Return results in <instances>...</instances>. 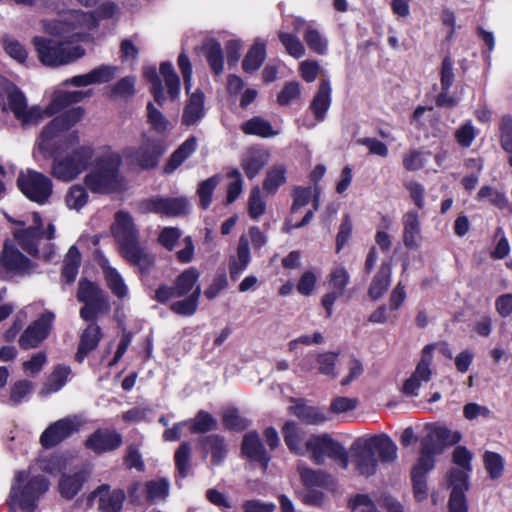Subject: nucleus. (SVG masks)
<instances>
[{
	"mask_svg": "<svg viewBox=\"0 0 512 512\" xmlns=\"http://www.w3.org/2000/svg\"><path fill=\"white\" fill-rule=\"evenodd\" d=\"M145 490L148 502L152 503L156 500L165 499L169 494V482L164 478L151 480L146 482Z\"/></svg>",
	"mask_w": 512,
	"mask_h": 512,
	"instance_id": "obj_50",
	"label": "nucleus"
},
{
	"mask_svg": "<svg viewBox=\"0 0 512 512\" xmlns=\"http://www.w3.org/2000/svg\"><path fill=\"white\" fill-rule=\"evenodd\" d=\"M144 77L150 83V92L158 105L163 106L166 100L161 77L165 82L169 98L172 101L178 99L180 94V78L170 62H162L159 72L155 67L145 68Z\"/></svg>",
	"mask_w": 512,
	"mask_h": 512,
	"instance_id": "obj_7",
	"label": "nucleus"
},
{
	"mask_svg": "<svg viewBox=\"0 0 512 512\" xmlns=\"http://www.w3.org/2000/svg\"><path fill=\"white\" fill-rule=\"evenodd\" d=\"M204 116V93L197 89L189 96L185 104L181 123L185 126H192L198 123Z\"/></svg>",
	"mask_w": 512,
	"mask_h": 512,
	"instance_id": "obj_25",
	"label": "nucleus"
},
{
	"mask_svg": "<svg viewBox=\"0 0 512 512\" xmlns=\"http://www.w3.org/2000/svg\"><path fill=\"white\" fill-rule=\"evenodd\" d=\"M147 122L151 125L152 129L157 133H164L168 130L169 121L158 110L152 102L147 104Z\"/></svg>",
	"mask_w": 512,
	"mask_h": 512,
	"instance_id": "obj_57",
	"label": "nucleus"
},
{
	"mask_svg": "<svg viewBox=\"0 0 512 512\" xmlns=\"http://www.w3.org/2000/svg\"><path fill=\"white\" fill-rule=\"evenodd\" d=\"M141 209L146 213H157L167 217H179L189 212V202L185 197H156L141 202Z\"/></svg>",
	"mask_w": 512,
	"mask_h": 512,
	"instance_id": "obj_15",
	"label": "nucleus"
},
{
	"mask_svg": "<svg viewBox=\"0 0 512 512\" xmlns=\"http://www.w3.org/2000/svg\"><path fill=\"white\" fill-rule=\"evenodd\" d=\"M433 345H426L421 354V359L416 366L413 374L405 381L403 392L406 395H417L421 382H428L431 379L432 371L430 365L432 362Z\"/></svg>",
	"mask_w": 512,
	"mask_h": 512,
	"instance_id": "obj_18",
	"label": "nucleus"
},
{
	"mask_svg": "<svg viewBox=\"0 0 512 512\" xmlns=\"http://www.w3.org/2000/svg\"><path fill=\"white\" fill-rule=\"evenodd\" d=\"M278 37L289 55L297 59L304 56L305 48L297 36L285 32H280Z\"/></svg>",
	"mask_w": 512,
	"mask_h": 512,
	"instance_id": "obj_58",
	"label": "nucleus"
},
{
	"mask_svg": "<svg viewBox=\"0 0 512 512\" xmlns=\"http://www.w3.org/2000/svg\"><path fill=\"white\" fill-rule=\"evenodd\" d=\"M136 77L129 75L121 78L115 84L109 86L108 96L111 99H123L128 100L133 97L136 93L135 89Z\"/></svg>",
	"mask_w": 512,
	"mask_h": 512,
	"instance_id": "obj_41",
	"label": "nucleus"
},
{
	"mask_svg": "<svg viewBox=\"0 0 512 512\" xmlns=\"http://www.w3.org/2000/svg\"><path fill=\"white\" fill-rule=\"evenodd\" d=\"M250 261L249 241L243 235L239 239L237 247V260L234 259L230 263V277L236 280L238 276L247 268Z\"/></svg>",
	"mask_w": 512,
	"mask_h": 512,
	"instance_id": "obj_38",
	"label": "nucleus"
},
{
	"mask_svg": "<svg viewBox=\"0 0 512 512\" xmlns=\"http://www.w3.org/2000/svg\"><path fill=\"white\" fill-rule=\"evenodd\" d=\"M113 234L119 244L121 255L131 265L137 266L141 273H149L155 263V258L140 246L138 231L128 212L116 213Z\"/></svg>",
	"mask_w": 512,
	"mask_h": 512,
	"instance_id": "obj_2",
	"label": "nucleus"
},
{
	"mask_svg": "<svg viewBox=\"0 0 512 512\" xmlns=\"http://www.w3.org/2000/svg\"><path fill=\"white\" fill-rule=\"evenodd\" d=\"M240 129L246 135H256L262 138H270L278 134V132L273 129L271 123L260 116L252 117L243 122Z\"/></svg>",
	"mask_w": 512,
	"mask_h": 512,
	"instance_id": "obj_35",
	"label": "nucleus"
},
{
	"mask_svg": "<svg viewBox=\"0 0 512 512\" xmlns=\"http://www.w3.org/2000/svg\"><path fill=\"white\" fill-rule=\"evenodd\" d=\"M199 276V271L190 267L176 277L174 287L179 298L190 295L196 286H200L198 284Z\"/></svg>",
	"mask_w": 512,
	"mask_h": 512,
	"instance_id": "obj_37",
	"label": "nucleus"
},
{
	"mask_svg": "<svg viewBox=\"0 0 512 512\" xmlns=\"http://www.w3.org/2000/svg\"><path fill=\"white\" fill-rule=\"evenodd\" d=\"M67 206L71 209L80 210L88 200V194L80 185L72 186L66 195Z\"/></svg>",
	"mask_w": 512,
	"mask_h": 512,
	"instance_id": "obj_61",
	"label": "nucleus"
},
{
	"mask_svg": "<svg viewBox=\"0 0 512 512\" xmlns=\"http://www.w3.org/2000/svg\"><path fill=\"white\" fill-rule=\"evenodd\" d=\"M93 498H98L99 512H121L126 494L122 489L111 490L108 484H102L90 494L88 500Z\"/></svg>",
	"mask_w": 512,
	"mask_h": 512,
	"instance_id": "obj_19",
	"label": "nucleus"
},
{
	"mask_svg": "<svg viewBox=\"0 0 512 512\" xmlns=\"http://www.w3.org/2000/svg\"><path fill=\"white\" fill-rule=\"evenodd\" d=\"M0 263L8 272L19 276L29 275L33 269L31 260L14 246H4Z\"/></svg>",
	"mask_w": 512,
	"mask_h": 512,
	"instance_id": "obj_20",
	"label": "nucleus"
},
{
	"mask_svg": "<svg viewBox=\"0 0 512 512\" xmlns=\"http://www.w3.org/2000/svg\"><path fill=\"white\" fill-rule=\"evenodd\" d=\"M269 153L260 148H250L241 160V166L248 179H253L268 164Z\"/></svg>",
	"mask_w": 512,
	"mask_h": 512,
	"instance_id": "obj_26",
	"label": "nucleus"
},
{
	"mask_svg": "<svg viewBox=\"0 0 512 512\" xmlns=\"http://www.w3.org/2000/svg\"><path fill=\"white\" fill-rule=\"evenodd\" d=\"M500 145L507 153H512V116L503 115L500 121Z\"/></svg>",
	"mask_w": 512,
	"mask_h": 512,
	"instance_id": "obj_62",
	"label": "nucleus"
},
{
	"mask_svg": "<svg viewBox=\"0 0 512 512\" xmlns=\"http://www.w3.org/2000/svg\"><path fill=\"white\" fill-rule=\"evenodd\" d=\"M282 433L287 447L296 454L302 455L300 431L295 422L289 421L282 427Z\"/></svg>",
	"mask_w": 512,
	"mask_h": 512,
	"instance_id": "obj_48",
	"label": "nucleus"
},
{
	"mask_svg": "<svg viewBox=\"0 0 512 512\" xmlns=\"http://www.w3.org/2000/svg\"><path fill=\"white\" fill-rule=\"evenodd\" d=\"M242 453L254 462H258L266 469L270 461L259 435L256 432L247 433L242 441Z\"/></svg>",
	"mask_w": 512,
	"mask_h": 512,
	"instance_id": "obj_23",
	"label": "nucleus"
},
{
	"mask_svg": "<svg viewBox=\"0 0 512 512\" xmlns=\"http://www.w3.org/2000/svg\"><path fill=\"white\" fill-rule=\"evenodd\" d=\"M103 273L108 288L118 298L123 299L128 294V288L118 271L110 266L103 267Z\"/></svg>",
	"mask_w": 512,
	"mask_h": 512,
	"instance_id": "obj_46",
	"label": "nucleus"
},
{
	"mask_svg": "<svg viewBox=\"0 0 512 512\" xmlns=\"http://www.w3.org/2000/svg\"><path fill=\"white\" fill-rule=\"evenodd\" d=\"M166 149L163 140L146 138L141 146L126 148L124 156L131 164L139 166L142 170H150L157 167Z\"/></svg>",
	"mask_w": 512,
	"mask_h": 512,
	"instance_id": "obj_10",
	"label": "nucleus"
},
{
	"mask_svg": "<svg viewBox=\"0 0 512 512\" xmlns=\"http://www.w3.org/2000/svg\"><path fill=\"white\" fill-rule=\"evenodd\" d=\"M17 186L27 198L38 204L46 203L52 194L51 179L32 170H28L26 174H19Z\"/></svg>",
	"mask_w": 512,
	"mask_h": 512,
	"instance_id": "obj_11",
	"label": "nucleus"
},
{
	"mask_svg": "<svg viewBox=\"0 0 512 512\" xmlns=\"http://www.w3.org/2000/svg\"><path fill=\"white\" fill-rule=\"evenodd\" d=\"M79 423L75 418L66 417L49 425L40 437L44 448H52L78 430Z\"/></svg>",
	"mask_w": 512,
	"mask_h": 512,
	"instance_id": "obj_17",
	"label": "nucleus"
},
{
	"mask_svg": "<svg viewBox=\"0 0 512 512\" xmlns=\"http://www.w3.org/2000/svg\"><path fill=\"white\" fill-rule=\"evenodd\" d=\"M433 433L439 444L442 445V449L447 445L452 446L457 444L462 438L459 431H452L446 426L435 427Z\"/></svg>",
	"mask_w": 512,
	"mask_h": 512,
	"instance_id": "obj_63",
	"label": "nucleus"
},
{
	"mask_svg": "<svg viewBox=\"0 0 512 512\" xmlns=\"http://www.w3.org/2000/svg\"><path fill=\"white\" fill-rule=\"evenodd\" d=\"M8 105L16 119L21 121L22 125L38 124L43 118V112L39 106L28 108L27 100L23 92L13 83L7 82L5 86Z\"/></svg>",
	"mask_w": 512,
	"mask_h": 512,
	"instance_id": "obj_12",
	"label": "nucleus"
},
{
	"mask_svg": "<svg viewBox=\"0 0 512 512\" xmlns=\"http://www.w3.org/2000/svg\"><path fill=\"white\" fill-rule=\"evenodd\" d=\"M469 473L460 468H451L447 474L448 487L451 492L466 493L469 489Z\"/></svg>",
	"mask_w": 512,
	"mask_h": 512,
	"instance_id": "obj_47",
	"label": "nucleus"
},
{
	"mask_svg": "<svg viewBox=\"0 0 512 512\" xmlns=\"http://www.w3.org/2000/svg\"><path fill=\"white\" fill-rule=\"evenodd\" d=\"M119 68L114 65H100L89 72L92 84L108 83L116 77Z\"/></svg>",
	"mask_w": 512,
	"mask_h": 512,
	"instance_id": "obj_56",
	"label": "nucleus"
},
{
	"mask_svg": "<svg viewBox=\"0 0 512 512\" xmlns=\"http://www.w3.org/2000/svg\"><path fill=\"white\" fill-rule=\"evenodd\" d=\"M33 44L41 63L51 67L72 63L85 53L80 45L71 46L52 38L36 36L33 38Z\"/></svg>",
	"mask_w": 512,
	"mask_h": 512,
	"instance_id": "obj_5",
	"label": "nucleus"
},
{
	"mask_svg": "<svg viewBox=\"0 0 512 512\" xmlns=\"http://www.w3.org/2000/svg\"><path fill=\"white\" fill-rule=\"evenodd\" d=\"M391 270V264L383 262L373 277L368 288V295L373 301L380 299L388 290L391 283Z\"/></svg>",
	"mask_w": 512,
	"mask_h": 512,
	"instance_id": "obj_30",
	"label": "nucleus"
},
{
	"mask_svg": "<svg viewBox=\"0 0 512 512\" xmlns=\"http://www.w3.org/2000/svg\"><path fill=\"white\" fill-rule=\"evenodd\" d=\"M484 466L491 479H498L503 475L504 459L496 452L486 451L483 456Z\"/></svg>",
	"mask_w": 512,
	"mask_h": 512,
	"instance_id": "obj_53",
	"label": "nucleus"
},
{
	"mask_svg": "<svg viewBox=\"0 0 512 512\" xmlns=\"http://www.w3.org/2000/svg\"><path fill=\"white\" fill-rule=\"evenodd\" d=\"M266 57L265 44L256 41L249 49L242 62V68L247 73H253L260 68Z\"/></svg>",
	"mask_w": 512,
	"mask_h": 512,
	"instance_id": "obj_43",
	"label": "nucleus"
},
{
	"mask_svg": "<svg viewBox=\"0 0 512 512\" xmlns=\"http://www.w3.org/2000/svg\"><path fill=\"white\" fill-rule=\"evenodd\" d=\"M290 410L296 417L306 424L319 425L328 420V417L322 410L316 407L307 406L303 403H298L290 407Z\"/></svg>",
	"mask_w": 512,
	"mask_h": 512,
	"instance_id": "obj_39",
	"label": "nucleus"
},
{
	"mask_svg": "<svg viewBox=\"0 0 512 512\" xmlns=\"http://www.w3.org/2000/svg\"><path fill=\"white\" fill-rule=\"evenodd\" d=\"M305 449L310 454V459L317 465L324 464L325 457L327 456L330 459L338 462L342 469L348 468V452L328 433L321 435H311L305 443Z\"/></svg>",
	"mask_w": 512,
	"mask_h": 512,
	"instance_id": "obj_8",
	"label": "nucleus"
},
{
	"mask_svg": "<svg viewBox=\"0 0 512 512\" xmlns=\"http://www.w3.org/2000/svg\"><path fill=\"white\" fill-rule=\"evenodd\" d=\"M222 422L226 429L242 431L249 426L247 419L243 418L236 408H229L223 412Z\"/></svg>",
	"mask_w": 512,
	"mask_h": 512,
	"instance_id": "obj_54",
	"label": "nucleus"
},
{
	"mask_svg": "<svg viewBox=\"0 0 512 512\" xmlns=\"http://www.w3.org/2000/svg\"><path fill=\"white\" fill-rule=\"evenodd\" d=\"M286 182V169L283 165H275L268 169L263 181V190L274 195L280 186Z\"/></svg>",
	"mask_w": 512,
	"mask_h": 512,
	"instance_id": "obj_44",
	"label": "nucleus"
},
{
	"mask_svg": "<svg viewBox=\"0 0 512 512\" xmlns=\"http://www.w3.org/2000/svg\"><path fill=\"white\" fill-rule=\"evenodd\" d=\"M331 105V86L327 79H322L317 92L315 93L310 109L315 115L317 121H323Z\"/></svg>",
	"mask_w": 512,
	"mask_h": 512,
	"instance_id": "obj_29",
	"label": "nucleus"
},
{
	"mask_svg": "<svg viewBox=\"0 0 512 512\" xmlns=\"http://www.w3.org/2000/svg\"><path fill=\"white\" fill-rule=\"evenodd\" d=\"M93 156L94 149L91 146H79L64 157L53 160L52 175L64 182L72 181L88 168Z\"/></svg>",
	"mask_w": 512,
	"mask_h": 512,
	"instance_id": "obj_9",
	"label": "nucleus"
},
{
	"mask_svg": "<svg viewBox=\"0 0 512 512\" xmlns=\"http://www.w3.org/2000/svg\"><path fill=\"white\" fill-rule=\"evenodd\" d=\"M76 297L84 304L79 310V315L84 321H95L100 314L110 311L106 292L96 282L87 278L79 280Z\"/></svg>",
	"mask_w": 512,
	"mask_h": 512,
	"instance_id": "obj_6",
	"label": "nucleus"
},
{
	"mask_svg": "<svg viewBox=\"0 0 512 512\" xmlns=\"http://www.w3.org/2000/svg\"><path fill=\"white\" fill-rule=\"evenodd\" d=\"M202 50L214 74H221L224 65V55L221 44L215 39H208L203 43Z\"/></svg>",
	"mask_w": 512,
	"mask_h": 512,
	"instance_id": "obj_34",
	"label": "nucleus"
},
{
	"mask_svg": "<svg viewBox=\"0 0 512 512\" xmlns=\"http://www.w3.org/2000/svg\"><path fill=\"white\" fill-rule=\"evenodd\" d=\"M65 129L61 126V120L55 117L50 121L41 132V141L39 142V149L49 150V141L58 136V134Z\"/></svg>",
	"mask_w": 512,
	"mask_h": 512,
	"instance_id": "obj_60",
	"label": "nucleus"
},
{
	"mask_svg": "<svg viewBox=\"0 0 512 512\" xmlns=\"http://www.w3.org/2000/svg\"><path fill=\"white\" fill-rule=\"evenodd\" d=\"M349 280V272L344 266H336L331 270L328 276V285L332 291L326 293L322 297L321 301L328 317L332 315V309L335 301L343 296Z\"/></svg>",
	"mask_w": 512,
	"mask_h": 512,
	"instance_id": "obj_16",
	"label": "nucleus"
},
{
	"mask_svg": "<svg viewBox=\"0 0 512 512\" xmlns=\"http://www.w3.org/2000/svg\"><path fill=\"white\" fill-rule=\"evenodd\" d=\"M197 140L194 136L186 139L170 156L164 167L165 173H172L176 170L195 150Z\"/></svg>",
	"mask_w": 512,
	"mask_h": 512,
	"instance_id": "obj_33",
	"label": "nucleus"
},
{
	"mask_svg": "<svg viewBox=\"0 0 512 512\" xmlns=\"http://www.w3.org/2000/svg\"><path fill=\"white\" fill-rule=\"evenodd\" d=\"M228 178L230 179V183L227 189V203H233L241 194L243 179L240 171L238 169H233L228 172Z\"/></svg>",
	"mask_w": 512,
	"mask_h": 512,
	"instance_id": "obj_64",
	"label": "nucleus"
},
{
	"mask_svg": "<svg viewBox=\"0 0 512 512\" xmlns=\"http://www.w3.org/2000/svg\"><path fill=\"white\" fill-rule=\"evenodd\" d=\"M266 211V202L261 196V190L258 186L251 189L248 199V212L252 219L257 220Z\"/></svg>",
	"mask_w": 512,
	"mask_h": 512,
	"instance_id": "obj_55",
	"label": "nucleus"
},
{
	"mask_svg": "<svg viewBox=\"0 0 512 512\" xmlns=\"http://www.w3.org/2000/svg\"><path fill=\"white\" fill-rule=\"evenodd\" d=\"M403 243L409 249H416L421 238V224L417 211H408L403 216Z\"/></svg>",
	"mask_w": 512,
	"mask_h": 512,
	"instance_id": "obj_27",
	"label": "nucleus"
},
{
	"mask_svg": "<svg viewBox=\"0 0 512 512\" xmlns=\"http://www.w3.org/2000/svg\"><path fill=\"white\" fill-rule=\"evenodd\" d=\"M443 452L442 445L435 438L434 433L428 434L421 440L420 456L415 464L428 468H434L435 455Z\"/></svg>",
	"mask_w": 512,
	"mask_h": 512,
	"instance_id": "obj_32",
	"label": "nucleus"
},
{
	"mask_svg": "<svg viewBox=\"0 0 512 512\" xmlns=\"http://www.w3.org/2000/svg\"><path fill=\"white\" fill-rule=\"evenodd\" d=\"M54 320L55 314L45 310L23 331L19 346L24 350L37 348L49 336Z\"/></svg>",
	"mask_w": 512,
	"mask_h": 512,
	"instance_id": "obj_13",
	"label": "nucleus"
},
{
	"mask_svg": "<svg viewBox=\"0 0 512 512\" xmlns=\"http://www.w3.org/2000/svg\"><path fill=\"white\" fill-rule=\"evenodd\" d=\"M433 468L415 464L411 470V481L413 494L418 502L425 500L428 496L426 476Z\"/></svg>",
	"mask_w": 512,
	"mask_h": 512,
	"instance_id": "obj_40",
	"label": "nucleus"
},
{
	"mask_svg": "<svg viewBox=\"0 0 512 512\" xmlns=\"http://www.w3.org/2000/svg\"><path fill=\"white\" fill-rule=\"evenodd\" d=\"M121 164L122 158L118 153L107 152L99 156L84 178L85 186L92 193L110 194L118 191L122 186Z\"/></svg>",
	"mask_w": 512,
	"mask_h": 512,
	"instance_id": "obj_3",
	"label": "nucleus"
},
{
	"mask_svg": "<svg viewBox=\"0 0 512 512\" xmlns=\"http://www.w3.org/2000/svg\"><path fill=\"white\" fill-rule=\"evenodd\" d=\"M70 372V367L65 365H57L45 385V394L60 390L65 385ZM42 393H44V390Z\"/></svg>",
	"mask_w": 512,
	"mask_h": 512,
	"instance_id": "obj_51",
	"label": "nucleus"
},
{
	"mask_svg": "<svg viewBox=\"0 0 512 512\" xmlns=\"http://www.w3.org/2000/svg\"><path fill=\"white\" fill-rule=\"evenodd\" d=\"M351 457L356 470L362 476L369 477L377 472L379 455L380 461L392 463L397 459V446L386 434L356 439L350 447Z\"/></svg>",
	"mask_w": 512,
	"mask_h": 512,
	"instance_id": "obj_1",
	"label": "nucleus"
},
{
	"mask_svg": "<svg viewBox=\"0 0 512 512\" xmlns=\"http://www.w3.org/2000/svg\"><path fill=\"white\" fill-rule=\"evenodd\" d=\"M26 478L25 471L17 472L9 495L11 510L18 504L23 512H34L38 499L49 488V481L42 475L33 476L22 485Z\"/></svg>",
	"mask_w": 512,
	"mask_h": 512,
	"instance_id": "obj_4",
	"label": "nucleus"
},
{
	"mask_svg": "<svg viewBox=\"0 0 512 512\" xmlns=\"http://www.w3.org/2000/svg\"><path fill=\"white\" fill-rule=\"evenodd\" d=\"M198 446L205 453V456L211 454V463L214 466L220 465L227 455V445L224 437L211 434L198 439Z\"/></svg>",
	"mask_w": 512,
	"mask_h": 512,
	"instance_id": "obj_24",
	"label": "nucleus"
},
{
	"mask_svg": "<svg viewBox=\"0 0 512 512\" xmlns=\"http://www.w3.org/2000/svg\"><path fill=\"white\" fill-rule=\"evenodd\" d=\"M81 264V254L79 249L73 245L69 248L64 261H63V267L61 271V278L62 280L67 283L71 284L75 281L78 270Z\"/></svg>",
	"mask_w": 512,
	"mask_h": 512,
	"instance_id": "obj_36",
	"label": "nucleus"
},
{
	"mask_svg": "<svg viewBox=\"0 0 512 512\" xmlns=\"http://www.w3.org/2000/svg\"><path fill=\"white\" fill-rule=\"evenodd\" d=\"M304 40L312 51L324 55L327 50V40L322 37L320 32L312 27H308L304 34Z\"/></svg>",
	"mask_w": 512,
	"mask_h": 512,
	"instance_id": "obj_59",
	"label": "nucleus"
},
{
	"mask_svg": "<svg viewBox=\"0 0 512 512\" xmlns=\"http://www.w3.org/2000/svg\"><path fill=\"white\" fill-rule=\"evenodd\" d=\"M89 322L90 323L80 335L77 352L75 354V360L78 363H82L86 356L97 348L103 337L102 330L96 323V320Z\"/></svg>",
	"mask_w": 512,
	"mask_h": 512,
	"instance_id": "obj_22",
	"label": "nucleus"
},
{
	"mask_svg": "<svg viewBox=\"0 0 512 512\" xmlns=\"http://www.w3.org/2000/svg\"><path fill=\"white\" fill-rule=\"evenodd\" d=\"M122 436L115 430L98 429L86 440L85 445L97 454L114 451L122 444Z\"/></svg>",
	"mask_w": 512,
	"mask_h": 512,
	"instance_id": "obj_21",
	"label": "nucleus"
},
{
	"mask_svg": "<svg viewBox=\"0 0 512 512\" xmlns=\"http://www.w3.org/2000/svg\"><path fill=\"white\" fill-rule=\"evenodd\" d=\"M219 183L220 176L214 175L199 184L197 194L200 198V205L203 209H207L210 206L213 192Z\"/></svg>",
	"mask_w": 512,
	"mask_h": 512,
	"instance_id": "obj_52",
	"label": "nucleus"
},
{
	"mask_svg": "<svg viewBox=\"0 0 512 512\" xmlns=\"http://www.w3.org/2000/svg\"><path fill=\"white\" fill-rule=\"evenodd\" d=\"M200 296L201 287L196 286L193 292L185 299L172 303L170 310L180 316H192L197 311Z\"/></svg>",
	"mask_w": 512,
	"mask_h": 512,
	"instance_id": "obj_42",
	"label": "nucleus"
},
{
	"mask_svg": "<svg viewBox=\"0 0 512 512\" xmlns=\"http://www.w3.org/2000/svg\"><path fill=\"white\" fill-rule=\"evenodd\" d=\"M217 428V420L207 411L200 410L190 421L192 433H206Z\"/></svg>",
	"mask_w": 512,
	"mask_h": 512,
	"instance_id": "obj_49",
	"label": "nucleus"
},
{
	"mask_svg": "<svg viewBox=\"0 0 512 512\" xmlns=\"http://www.w3.org/2000/svg\"><path fill=\"white\" fill-rule=\"evenodd\" d=\"M297 472L302 484L308 489L313 487L328 488L334 484L333 477L329 473L319 469L314 470L303 464H298Z\"/></svg>",
	"mask_w": 512,
	"mask_h": 512,
	"instance_id": "obj_28",
	"label": "nucleus"
},
{
	"mask_svg": "<svg viewBox=\"0 0 512 512\" xmlns=\"http://www.w3.org/2000/svg\"><path fill=\"white\" fill-rule=\"evenodd\" d=\"M191 444L187 441L180 444L174 455L175 467L181 478H186L191 471Z\"/></svg>",
	"mask_w": 512,
	"mask_h": 512,
	"instance_id": "obj_45",
	"label": "nucleus"
},
{
	"mask_svg": "<svg viewBox=\"0 0 512 512\" xmlns=\"http://www.w3.org/2000/svg\"><path fill=\"white\" fill-rule=\"evenodd\" d=\"M86 479L87 475L83 470L77 471L71 475L62 474L58 484L59 493L65 499L70 500L74 498L81 490Z\"/></svg>",
	"mask_w": 512,
	"mask_h": 512,
	"instance_id": "obj_31",
	"label": "nucleus"
},
{
	"mask_svg": "<svg viewBox=\"0 0 512 512\" xmlns=\"http://www.w3.org/2000/svg\"><path fill=\"white\" fill-rule=\"evenodd\" d=\"M32 224L29 227H17L13 236L19 246L31 256L39 253V242L44 237L43 221L38 212H33Z\"/></svg>",
	"mask_w": 512,
	"mask_h": 512,
	"instance_id": "obj_14",
	"label": "nucleus"
}]
</instances>
